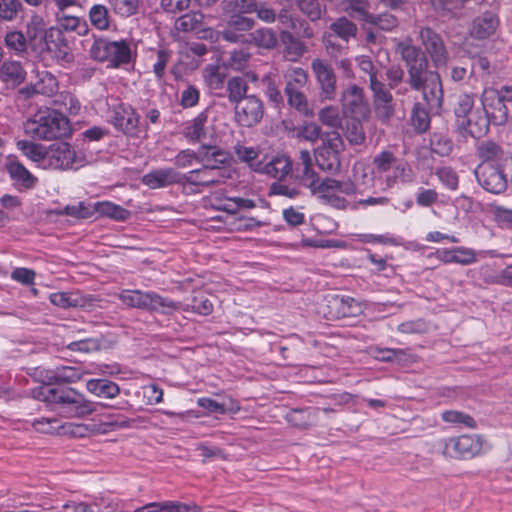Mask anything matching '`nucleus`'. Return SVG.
<instances>
[{"instance_id":"1","label":"nucleus","mask_w":512,"mask_h":512,"mask_svg":"<svg viewBox=\"0 0 512 512\" xmlns=\"http://www.w3.org/2000/svg\"><path fill=\"white\" fill-rule=\"evenodd\" d=\"M396 52L404 61L410 87L421 91L425 102H415L410 113V125L418 134H423L430 128L429 110H438L442 107L444 92L439 73L429 69V61L422 50L413 45L411 40L400 41Z\"/></svg>"},{"instance_id":"2","label":"nucleus","mask_w":512,"mask_h":512,"mask_svg":"<svg viewBox=\"0 0 512 512\" xmlns=\"http://www.w3.org/2000/svg\"><path fill=\"white\" fill-rule=\"evenodd\" d=\"M47 383L41 387L35 397L47 404L58 405L68 417L83 418L96 411L93 402L71 387L51 388L53 384L75 383L81 379L77 368L63 366L46 376Z\"/></svg>"},{"instance_id":"3","label":"nucleus","mask_w":512,"mask_h":512,"mask_svg":"<svg viewBox=\"0 0 512 512\" xmlns=\"http://www.w3.org/2000/svg\"><path fill=\"white\" fill-rule=\"evenodd\" d=\"M24 128L27 135L44 141L60 140L72 134L69 118L55 109L38 112L26 121Z\"/></svg>"},{"instance_id":"4","label":"nucleus","mask_w":512,"mask_h":512,"mask_svg":"<svg viewBox=\"0 0 512 512\" xmlns=\"http://www.w3.org/2000/svg\"><path fill=\"white\" fill-rule=\"evenodd\" d=\"M88 53L91 59L98 62H109L113 68L129 64L132 59L130 45L125 39L111 41L93 35Z\"/></svg>"},{"instance_id":"5","label":"nucleus","mask_w":512,"mask_h":512,"mask_svg":"<svg viewBox=\"0 0 512 512\" xmlns=\"http://www.w3.org/2000/svg\"><path fill=\"white\" fill-rule=\"evenodd\" d=\"M121 301L127 306L171 314L180 308V304L156 292H143L140 290H125L120 294Z\"/></svg>"},{"instance_id":"6","label":"nucleus","mask_w":512,"mask_h":512,"mask_svg":"<svg viewBox=\"0 0 512 512\" xmlns=\"http://www.w3.org/2000/svg\"><path fill=\"white\" fill-rule=\"evenodd\" d=\"M344 150V142L336 131L325 132L323 144L315 150L314 156L318 167L330 174L340 171L341 161L339 154Z\"/></svg>"},{"instance_id":"7","label":"nucleus","mask_w":512,"mask_h":512,"mask_svg":"<svg viewBox=\"0 0 512 512\" xmlns=\"http://www.w3.org/2000/svg\"><path fill=\"white\" fill-rule=\"evenodd\" d=\"M87 163L86 156L77 152L71 144L65 141H56L47 147L46 164L59 170L77 169Z\"/></svg>"},{"instance_id":"8","label":"nucleus","mask_w":512,"mask_h":512,"mask_svg":"<svg viewBox=\"0 0 512 512\" xmlns=\"http://www.w3.org/2000/svg\"><path fill=\"white\" fill-rule=\"evenodd\" d=\"M474 174L479 185L492 194L505 192L508 182H511V172L505 170L503 165L492 166L490 164H479Z\"/></svg>"},{"instance_id":"9","label":"nucleus","mask_w":512,"mask_h":512,"mask_svg":"<svg viewBox=\"0 0 512 512\" xmlns=\"http://www.w3.org/2000/svg\"><path fill=\"white\" fill-rule=\"evenodd\" d=\"M253 18L231 14L221 25V39L232 44L247 45L250 31L255 27Z\"/></svg>"},{"instance_id":"10","label":"nucleus","mask_w":512,"mask_h":512,"mask_svg":"<svg viewBox=\"0 0 512 512\" xmlns=\"http://www.w3.org/2000/svg\"><path fill=\"white\" fill-rule=\"evenodd\" d=\"M419 38L425 51L428 54L433 66L438 69L447 65L449 53L439 33L429 26L420 27ZM427 57V55H425Z\"/></svg>"},{"instance_id":"11","label":"nucleus","mask_w":512,"mask_h":512,"mask_svg":"<svg viewBox=\"0 0 512 512\" xmlns=\"http://www.w3.org/2000/svg\"><path fill=\"white\" fill-rule=\"evenodd\" d=\"M369 88L372 91L373 106L376 117L382 122H389L395 113L393 96L388 85L378 79L377 76H371Z\"/></svg>"},{"instance_id":"12","label":"nucleus","mask_w":512,"mask_h":512,"mask_svg":"<svg viewBox=\"0 0 512 512\" xmlns=\"http://www.w3.org/2000/svg\"><path fill=\"white\" fill-rule=\"evenodd\" d=\"M311 69L319 87V98L334 100L337 92V77L334 69L325 60L316 58L311 62Z\"/></svg>"},{"instance_id":"13","label":"nucleus","mask_w":512,"mask_h":512,"mask_svg":"<svg viewBox=\"0 0 512 512\" xmlns=\"http://www.w3.org/2000/svg\"><path fill=\"white\" fill-rule=\"evenodd\" d=\"M235 119L243 127L259 124L264 116V104L256 95H249L235 103Z\"/></svg>"},{"instance_id":"14","label":"nucleus","mask_w":512,"mask_h":512,"mask_svg":"<svg viewBox=\"0 0 512 512\" xmlns=\"http://www.w3.org/2000/svg\"><path fill=\"white\" fill-rule=\"evenodd\" d=\"M477 156L481 160L480 164H490L492 166L503 165L505 170L511 172L512 182V154L503 150V148L492 140H484L477 145Z\"/></svg>"},{"instance_id":"15","label":"nucleus","mask_w":512,"mask_h":512,"mask_svg":"<svg viewBox=\"0 0 512 512\" xmlns=\"http://www.w3.org/2000/svg\"><path fill=\"white\" fill-rule=\"evenodd\" d=\"M111 123L123 134L136 137L139 133L140 115L131 105L119 103L113 109Z\"/></svg>"},{"instance_id":"16","label":"nucleus","mask_w":512,"mask_h":512,"mask_svg":"<svg viewBox=\"0 0 512 512\" xmlns=\"http://www.w3.org/2000/svg\"><path fill=\"white\" fill-rule=\"evenodd\" d=\"M482 443L479 436L461 435L450 438L446 450L455 457L471 458L481 451Z\"/></svg>"},{"instance_id":"17","label":"nucleus","mask_w":512,"mask_h":512,"mask_svg":"<svg viewBox=\"0 0 512 512\" xmlns=\"http://www.w3.org/2000/svg\"><path fill=\"white\" fill-rule=\"evenodd\" d=\"M484 113L494 125H503L508 120V107L500 94L495 91L486 92L482 98Z\"/></svg>"},{"instance_id":"18","label":"nucleus","mask_w":512,"mask_h":512,"mask_svg":"<svg viewBox=\"0 0 512 512\" xmlns=\"http://www.w3.org/2000/svg\"><path fill=\"white\" fill-rule=\"evenodd\" d=\"M142 182L151 189H157L172 184L184 183V174L174 168L157 169L144 175Z\"/></svg>"},{"instance_id":"19","label":"nucleus","mask_w":512,"mask_h":512,"mask_svg":"<svg viewBox=\"0 0 512 512\" xmlns=\"http://www.w3.org/2000/svg\"><path fill=\"white\" fill-rule=\"evenodd\" d=\"M225 178L223 170H211L201 167L184 174V183L194 186L213 187L224 183Z\"/></svg>"},{"instance_id":"20","label":"nucleus","mask_w":512,"mask_h":512,"mask_svg":"<svg viewBox=\"0 0 512 512\" xmlns=\"http://www.w3.org/2000/svg\"><path fill=\"white\" fill-rule=\"evenodd\" d=\"M252 169L281 181L291 172L292 165L288 157L281 155L273 157L266 163L258 161L252 165Z\"/></svg>"},{"instance_id":"21","label":"nucleus","mask_w":512,"mask_h":512,"mask_svg":"<svg viewBox=\"0 0 512 512\" xmlns=\"http://www.w3.org/2000/svg\"><path fill=\"white\" fill-rule=\"evenodd\" d=\"M229 159L228 153L217 146L202 145L197 152V162L211 170H222L229 164Z\"/></svg>"},{"instance_id":"22","label":"nucleus","mask_w":512,"mask_h":512,"mask_svg":"<svg viewBox=\"0 0 512 512\" xmlns=\"http://www.w3.org/2000/svg\"><path fill=\"white\" fill-rule=\"evenodd\" d=\"M46 26L43 16L39 14H33L27 22L25 36L32 50L42 48L45 44L49 34V29Z\"/></svg>"},{"instance_id":"23","label":"nucleus","mask_w":512,"mask_h":512,"mask_svg":"<svg viewBox=\"0 0 512 512\" xmlns=\"http://www.w3.org/2000/svg\"><path fill=\"white\" fill-rule=\"evenodd\" d=\"M490 120L485 113H472L468 118L459 121L457 126L461 133H467L473 138H481L489 130Z\"/></svg>"},{"instance_id":"24","label":"nucleus","mask_w":512,"mask_h":512,"mask_svg":"<svg viewBox=\"0 0 512 512\" xmlns=\"http://www.w3.org/2000/svg\"><path fill=\"white\" fill-rule=\"evenodd\" d=\"M342 105L344 109L354 116L364 115L367 107L364 103L363 89L357 85H351L342 93Z\"/></svg>"},{"instance_id":"25","label":"nucleus","mask_w":512,"mask_h":512,"mask_svg":"<svg viewBox=\"0 0 512 512\" xmlns=\"http://www.w3.org/2000/svg\"><path fill=\"white\" fill-rule=\"evenodd\" d=\"M6 170L19 189H31L37 181V178L19 161H10L6 165Z\"/></svg>"},{"instance_id":"26","label":"nucleus","mask_w":512,"mask_h":512,"mask_svg":"<svg viewBox=\"0 0 512 512\" xmlns=\"http://www.w3.org/2000/svg\"><path fill=\"white\" fill-rule=\"evenodd\" d=\"M437 255L438 258L444 263L469 265L476 262L477 260L474 250L465 247L438 250Z\"/></svg>"},{"instance_id":"27","label":"nucleus","mask_w":512,"mask_h":512,"mask_svg":"<svg viewBox=\"0 0 512 512\" xmlns=\"http://www.w3.org/2000/svg\"><path fill=\"white\" fill-rule=\"evenodd\" d=\"M497 26V17L491 12H485L474 19L471 35L477 39H486L495 32Z\"/></svg>"},{"instance_id":"28","label":"nucleus","mask_w":512,"mask_h":512,"mask_svg":"<svg viewBox=\"0 0 512 512\" xmlns=\"http://www.w3.org/2000/svg\"><path fill=\"white\" fill-rule=\"evenodd\" d=\"M66 9L58 10L55 12L56 21L61 31H73L79 35L87 34L89 28L86 21L82 18L68 15Z\"/></svg>"},{"instance_id":"29","label":"nucleus","mask_w":512,"mask_h":512,"mask_svg":"<svg viewBox=\"0 0 512 512\" xmlns=\"http://www.w3.org/2000/svg\"><path fill=\"white\" fill-rule=\"evenodd\" d=\"M247 45H254L265 50H272L278 45L276 32L272 28L261 27L250 31Z\"/></svg>"},{"instance_id":"30","label":"nucleus","mask_w":512,"mask_h":512,"mask_svg":"<svg viewBox=\"0 0 512 512\" xmlns=\"http://www.w3.org/2000/svg\"><path fill=\"white\" fill-rule=\"evenodd\" d=\"M87 390L101 398L112 399L120 394L119 386L108 379H90L86 383Z\"/></svg>"},{"instance_id":"31","label":"nucleus","mask_w":512,"mask_h":512,"mask_svg":"<svg viewBox=\"0 0 512 512\" xmlns=\"http://www.w3.org/2000/svg\"><path fill=\"white\" fill-rule=\"evenodd\" d=\"M26 72L18 61L4 62L0 67V79L12 86H18L25 81Z\"/></svg>"},{"instance_id":"32","label":"nucleus","mask_w":512,"mask_h":512,"mask_svg":"<svg viewBox=\"0 0 512 512\" xmlns=\"http://www.w3.org/2000/svg\"><path fill=\"white\" fill-rule=\"evenodd\" d=\"M330 308L335 309L336 318L353 317L360 313V306L349 296H335Z\"/></svg>"},{"instance_id":"33","label":"nucleus","mask_w":512,"mask_h":512,"mask_svg":"<svg viewBox=\"0 0 512 512\" xmlns=\"http://www.w3.org/2000/svg\"><path fill=\"white\" fill-rule=\"evenodd\" d=\"M279 39L285 47V52L295 58L303 56L307 51V46L300 37L294 35L291 31L285 29L281 30Z\"/></svg>"},{"instance_id":"34","label":"nucleus","mask_w":512,"mask_h":512,"mask_svg":"<svg viewBox=\"0 0 512 512\" xmlns=\"http://www.w3.org/2000/svg\"><path fill=\"white\" fill-rule=\"evenodd\" d=\"M208 119L207 110L200 112L183 131L184 136L190 141H200L206 136L205 124Z\"/></svg>"},{"instance_id":"35","label":"nucleus","mask_w":512,"mask_h":512,"mask_svg":"<svg viewBox=\"0 0 512 512\" xmlns=\"http://www.w3.org/2000/svg\"><path fill=\"white\" fill-rule=\"evenodd\" d=\"M284 92L290 107L296 109L304 116L313 115V110L309 107L307 98L301 90H296L290 86H285Z\"/></svg>"},{"instance_id":"36","label":"nucleus","mask_w":512,"mask_h":512,"mask_svg":"<svg viewBox=\"0 0 512 512\" xmlns=\"http://www.w3.org/2000/svg\"><path fill=\"white\" fill-rule=\"evenodd\" d=\"M286 419L289 424L299 429H306L312 426L315 422L314 409H291Z\"/></svg>"},{"instance_id":"37","label":"nucleus","mask_w":512,"mask_h":512,"mask_svg":"<svg viewBox=\"0 0 512 512\" xmlns=\"http://www.w3.org/2000/svg\"><path fill=\"white\" fill-rule=\"evenodd\" d=\"M204 22V14L200 11H191L182 16H180L176 23V29L181 32H192L196 33V31L202 27V23Z\"/></svg>"},{"instance_id":"38","label":"nucleus","mask_w":512,"mask_h":512,"mask_svg":"<svg viewBox=\"0 0 512 512\" xmlns=\"http://www.w3.org/2000/svg\"><path fill=\"white\" fill-rule=\"evenodd\" d=\"M329 28L337 37L346 42L355 38L358 31L357 25L345 16L337 18Z\"/></svg>"},{"instance_id":"39","label":"nucleus","mask_w":512,"mask_h":512,"mask_svg":"<svg viewBox=\"0 0 512 512\" xmlns=\"http://www.w3.org/2000/svg\"><path fill=\"white\" fill-rule=\"evenodd\" d=\"M296 7L311 22L319 21L326 13L320 0H296Z\"/></svg>"},{"instance_id":"40","label":"nucleus","mask_w":512,"mask_h":512,"mask_svg":"<svg viewBox=\"0 0 512 512\" xmlns=\"http://www.w3.org/2000/svg\"><path fill=\"white\" fill-rule=\"evenodd\" d=\"M94 210L95 213L110 217L117 221H125L131 215L129 210L111 202H97L94 205Z\"/></svg>"},{"instance_id":"41","label":"nucleus","mask_w":512,"mask_h":512,"mask_svg":"<svg viewBox=\"0 0 512 512\" xmlns=\"http://www.w3.org/2000/svg\"><path fill=\"white\" fill-rule=\"evenodd\" d=\"M226 91L230 103L235 104L248 96V84L243 77H231L227 81Z\"/></svg>"},{"instance_id":"42","label":"nucleus","mask_w":512,"mask_h":512,"mask_svg":"<svg viewBox=\"0 0 512 512\" xmlns=\"http://www.w3.org/2000/svg\"><path fill=\"white\" fill-rule=\"evenodd\" d=\"M17 148L32 161L46 163L47 147L42 144L28 140H20L17 142Z\"/></svg>"},{"instance_id":"43","label":"nucleus","mask_w":512,"mask_h":512,"mask_svg":"<svg viewBox=\"0 0 512 512\" xmlns=\"http://www.w3.org/2000/svg\"><path fill=\"white\" fill-rule=\"evenodd\" d=\"M257 0H224L222 2V9L225 13L252 14L257 10Z\"/></svg>"},{"instance_id":"44","label":"nucleus","mask_w":512,"mask_h":512,"mask_svg":"<svg viewBox=\"0 0 512 512\" xmlns=\"http://www.w3.org/2000/svg\"><path fill=\"white\" fill-rule=\"evenodd\" d=\"M153 512H200L201 507L195 503L185 504L178 501H163L151 503Z\"/></svg>"},{"instance_id":"45","label":"nucleus","mask_w":512,"mask_h":512,"mask_svg":"<svg viewBox=\"0 0 512 512\" xmlns=\"http://www.w3.org/2000/svg\"><path fill=\"white\" fill-rule=\"evenodd\" d=\"M345 5L347 14L358 21L363 22L369 17V0H340Z\"/></svg>"},{"instance_id":"46","label":"nucleus","mask_w":512,"mask_h":512,"mask_svg":"<svg viewBox=\"0 0 512 512\" xmlns=\"http://www.w3.org/2000/svg\"><path fill=\"white\" fill-rule=\"evenodd\" d=\"M364 23L372 24L383 31H392L398 26V19L391 13L384 12L381 14H373L369 12V17H366Z\"/></svg>"},{"instance_id":"47","label":"nucleus","mask_w":512,"mask_h":512,"mask_svg":"<svg viewBox=\"0 0 512 512\" xmlns=\"http://www.w3.org/2000/svg\"><path fill=\"white\" fill-rule=\"evenodd\" d=\"M5 44L9 50H13L17 55H24L27 52L30 43L25 34L21 31H10L5 36Z\"/></svg>"},{"instance_id":"48","label":"nucleus","mask_w":512,"mask_h":512,"mask_svg":"<svg viewBox=\"0 0 512 512\" xmlns=\"http://www.w3.org/2000/svg\"><path fill=\"white\" fill-rule=\"evenodd\" d=\"M453 141L440 132H435L430 138V149L439 156H449L453 151Z\"/></svg>"},{"instance_id":"49","label":"nucleus","mask_w":512,"mask_h":512,"mask_svg":"<svg viewBox=\"0 0 512 512\" xmlns=\"http://www.w3.org/2000/svg\"><path fill=\"white\" fill-rule=\"evenodd\" d=\"M205 82L212 92H215L218 96H223L221 93L216 91L222 90L225 85V74L220 72L218 66L210 65L204 70Z\"/></svg>"},{"instance_id":"50","label":"nucleus","mask_w":512,"mask_h":512,"mask_svg":"<svg viewBox=\"0 0 512 512\" xmlns=\"http://www.w3.org/2000/svg\"><path fill=\"white\" fill-rule=\"evenodd\" d=\"M91 24L99 30H107L110 25L109 11L102 4H95L89 10Z\"/></svg>"},{"instance_id":"51","label":"nucleus","mask_w":512,"mask_h":512,"mask_svg":"<svg viewBox=\"0 0 512 512\" xmlns=\"http://www.w3.org/2000/svg\"><path fill=\"white\" fill-rule=\"evenodd\" d=\"M261 83L264 87V93L271 103L275 106L283 104L284 98L280 91V85L276 82L275 78L265 75L261 79Z\"/></svg>"},{"instance_id":"52","label":"nucleus","mask_w":512,"mask_h":512,"mask_svg":"<svg viewBox=\"0 0 512 512\" xmlns=\"http://www.w3.org/2000/svg\"><path fill=\"white\" fill-rule=\"evenodd\" d=\"M340 181L334 178L326 177L323 180H319L317 183L313 181L308 184V188L310 189L313 195H318L319 198L322 197V194H335L339 192Z\"/></svg>"},{"instance_id":"53","label":"nucleus","mask_w":512,"mask_h":512,"mask_svg":"<svg viewBox=\"0 0 512 512\" xmlns=\"http://www.w3.org/2000/svg\"><path fill=\"white\" fill-rule=\"evenodd\" d=\"M475 95L473 94H461L458 97L457 103L454 107V113L457 118V126L459 121L468 118L472 114L474 107Z\"/></svg>"},{"instance_id":"54","label":"nucleus","mask_w":512,"mask_h":512,"mask_svg":"<svg viewBox=\"0 0 512 512\" xmlns=\"http://www.w3.org/2000/svg\"><path fill=\"white\" fill-rule=\"evenodd\" d=\"M475 74L472 58H463L459 65L451 66L450 77L454 82L463 81L465 78H471Z\"/></svg>"},{"instance_id":"55","label":"nucleus","mask_w":512,"mask_h":512,"mask_svg":"<svg viewBox=\"0 0 512 512\" xmlns=\"http://www.w3.org/2000/svg\"><path fill=\"white\" fill-rule=\"evenodd\" d=\"M95 213L94 207L86 205L85 202H78L76 205H66L61 211L60 215H67L76 219H87Z\"/></svg>"},{"instance_id":"56","label":"nucleus","mask_w":512,"mask_h":512,"mask_svg":"<svg viewBox=\"0 0 512 512\" xmlns=\"http://www.w3.org/2000/svg\"><path fill=\"white\" fill-rule=\"evenodd\" d=\"M345 137L352 145H360L365 140V133L360 121L356 119L348 120L346 123Z\"/></svg>"},{"instance_id":"57","label":"nucleus","mask_w":512,"mask_h":512,"mask_svg":"<svg viewBox=\"0 0 512 512\" xmlns=\"http://www.w3.org/2000/svg\"><path fill=\"white\" fill-rule=\"evenodd\" d=\"M114 12L123 17H130L138 12L139 0H108Z\"/></svg>"},{"instance_id":"58","label":"nucleus","mask_w":512,"mask_h":512,"mask_svg":"<svg viewBox=\"0 0 512 512\" xmlns=\"http://www.w3.org/2000/svg\"><path fill=\"white\" fill-rule=\"evenodd\" d=\"M442 419L444 422L464 425L468 428L476 427V421L470 415L456 410L443 412Z\"/></svg>"},{"instance_id":"59","label":"nucleus","mask_w":512,"mask_h":512,"mask_svg":"<svg viewBox=\"0 0 512 512\" xmlns=\"http://www.w3.org/2000/svg\"><path fill=\"white\" fill-rule=\"evenodd\" d=\"M22 10L19 0H0V20L12 21Z\"/></svg>"},{"instance_id":"60","label":"nucleus","mask_w":512,"mask_h":512,"mask_svg":"<svg viewBox=\"0 0 512 512\" xmlns=\"http://www.w3.org/2000/svg\"><path fill=\"white\" fill-rule=\"evenodd\" d=\"M172 57V51L168 49L157 50V59L153 64V72L158 80L163 79L167 64Z\"/></svg>"},{"instance_id":"61","label":"nucleus","mask_w":512,"mask_h":512,"mask_svg":"<svg viewBox=\"0 0 512 512\" xmlns=\"http://www.w3.org/2000/svg\"><path fill=\"white\" fill-rule=\"evenodd\" d=\"M397 163V158L391 151H382L373 159V164L380 172H386L393 168Z\"/></svg>"},{"instance_id":"62","label":"nucleus","mask_w":512,"mask_h":512,"mask_svg":"<svg viewBox=\"0 0 512 512\" xmlns=\"http://www.w3.org/2000/svg\"><path fill=\"white\" fill-rule=\"evenodd\" d=\"M435 174L447 188L451 190L457 189L459 178L457 173L451 167L438 168Z\"/></svg>"},{"instance_id":"63","label":"nucleus","mask_w":512,"mask_h":512,"mask_svg":"<svg viewBox=\"0 0 512 512\" xmlns=\"http://www.w3.org/2000/svg\"><path fill=\"white\" fill-rule=\"evenodd\" d=\"M190 307L192 311L204 316L209 315L213 311L212 302L203 294L194 296Z\"/></svg>"},{"instance_id":"64","label":"nucleus","mask_w":512,"mask_h":512,"mask_svg":"<svg viewBox=\"0 0 512 512\" xmlns=\"http://www.w3.org/2000/svg\"><path fill=\"white\" fill-rule=\"evenodd\" d=\"M308 81V75L302 68H294L287 77L286 86L301 90Z\"/></svg>"}]
</instances>
